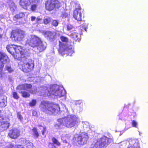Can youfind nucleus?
Returning <instances> with one entry per match:
<instances>
[{
  "instance_id": "f257e3e1",
  "label": "nucleus",
  "mask_w": 148,
  "mask_h": 148,
  "mask_svg": "<svg viewBox=\"0 0 148 148\" xmlns=\"http://www.w3.org/2000/svg\"><path fill=\"white\" fill-rule=\"evenodd\" d=\"M32 87L30 84H25L19 85L16 89L19 90H26L29 91L31 93L36 94L38 89L35 87L31 88ZM37 94L42 96H54L56 98H58L64 96L66 94V92L63 88L58 85H54L51 86L49 88L45 86L41 87Z\"/></svg>"
},
{
  "instance_id": "f03ea898",
  "label": "nucleus",
  "mask_w": 148,
  "mask_h": 148,
  "mask_svg": "<svg viewBox=\"0 0 148 148\" xmlns=\"http://www.w3.org/2000/svg\"><path fill=\"white\" fill-rule=\"evenodd\" d=\"M6 49L9 52L13 55L15 58L20 59L19 58H21V61L18 65L19 67L22 66L24 71L29 72L33 69L34 61L31 59L24 58L28 52L27 50L23 49L21 46L14 45H7Z\"/></svg>"
},
{
  "instance_id": "7ed1b4c3",
  "label": "nucleus",
  "mask_w": 148,
  "mask_h": 148,
  "mask_svg": "<svg viewBox=\"0 0 148 148\" xmlns=\"http://www.w3.org/2000/svg\"><path fill=\"white\" fill-rule=\"evenodd\" d=\"M33 48H36L39 52L44 51L47 47V44L45 42L42 41L39 37L34 35H31L28 36L26 41L25 45L26 49L29 50L28 46Z\"/></svg>"
},
{
  "instance_id": "20e7f679",
  "label": "nucleus",
  "mask_w": 148,
  "mask_h": 148,
  "mask_svg": "<svg viewBox=\"0 0 148 148\" xmlns=\"http://www.w3.org/2000/svg\"><path fill=\"white\" fill-rule=\"evenodd\" d=\"M58 123L55 125L56 129H60L62 128L63 126L71 128L76 125H77L80 121L78 117L73 115H68L66 117L58 120Z\"/></svg>"
},
{
  "instance_id": "39448f33",
  "label": "nucleus",
  "mask_w": 148,
  "mask_h": 148,
  "mask_svg": "<svg viewBox=\"0 0 148 148\" xmlns=\"http://www.w3.org/2000/svg\"><path fill=\"white\" fill-rule=\"evenodd\" d=\"M60 40L59 41V52L62 55L66 54L68 55L71 56L74 52V49L72 46H68L67 43L69 41L68 38L62 36L60 37Z\"/></svg>"
},
{
  "instance_id": "423d86ee",
  "label": "nucleus",
  "mask_w": 148,
  "mask_h": 148,
  "mask_svg": "<svg viewBox=\"0 0 148 148\" xmlns=\"http://www.w3.org/2000/svg\"><path fill=\"white\" fill-rule=\"evenodd\" d=\"M40 107L42 111L49 115L56 114L60 111V107L58 104L49 103L45 101L42 102Z\"/></svg>"
},
{
  "instance_id": "0eeeda50",
  "label": "nucleus",
  "mask_w": 148,
  "mask_h": 148,
  "mask_svg": "<svg viewBox=\"0 0 148 148\" xmlns=\"http://www.w3.org/2000/svg\"><path fill=\"white\" fill-rule=\"evenodd\" d=\"M111 140L106 136L101 138L99 141L93 142L91 148H103L106 147L110 143Z\"/></svg>"
},
{
  "instance_id": "6e6552de",
  "label": "nucleus",
  "mask_w": 148,
  "mask_h": 148,
  "mask_svg": "<svg viewBox=\"0 0 148 148\" xmlns=\"http://www.w3.org/2000/svg\"><path fill=\"white\" fill-rule=\"evenodd\" d=\"M87 134L85 132H82L79 135H75L73 140L78 144L83 145L86 144L88 139Z\"/></svg>"
},
{
  "instance_id": "1a4fd4ad",
  "label": "nucleus",
  "mask_w": 148,
  "mask_h": 148,
  "mask_svg": "<svg viewBox=\"0 0 148 148\" xmlns=\"http://www.w3.org/2000/svg\"><path fill=\"white\" fill-rule=\"evenodd\" d=\"M19 142L21 143V145H10V148H35L33 144L29 141L26 140L24 138H21L19 140ZM5 148H8L6 147Z\"/></svg>"
},
{
  "instance_id": "9d476101",
  "label": "nucleus",
  "mask_w": 148,
  "mask_h": 148,
  "mask_svg": "<svg viewBox=\"0 0 148 148\" xmlns=\"http://www.w3.org/2000/svg\"><path fill=\"white\" fill-rule=\"evenodd\" d=\"M29 0H21L20 2V5L23 8L27 10H29L31 9L32 11L35 10L36 8V5L35 4L30 6V2Z\"/></svg>"
},
{
  "instance_id": "9b49d317",
  "label": "nucleus",
  "mask_w": 148,
  "mask_h": 148,
  "mask_svg": "<svg viewBox=\"0 0 148 148\" xmlns=\"http://www.w3.org/2000/svg\"><path fill=\"white\" fill-rule=\"evenodd\" d=\"M25 35V32L20 30L14 31L12 33V36L15 41H21L23 39Z\"/></svg>"
},
{
  "instance_id": "f8f14e48",
  "label": "nucleus",
  "mask_w": 148,
  "mask_h": 148,
  "mask_svg": "<svg viewBox=\"0 0 148 148\" xmlns=\"http://www.w3.org/2000/svg\"><path fill=\"white\" fill-rule=\"evenodd\" d=\"M3 60L7 62L9 61V59L5 54L2 52H0V78H2L3 75L2 72L4 66Z\"/></svg>"
},
{
  "instance_id": "ddd939ff",
  "label": "nucleus",
  "mask_w": 148,
  "mask_h": 148,
  "mask_svg": "<svg viewBox=\"0 0 148 148\" xmlns=\"http://www.w3.org/2000/svg\"><path fill=\"white\" fill-rule=\"evenodd\" d=\"M58 2L55 0H48L45 3L46 9L50 11L52 10L55 7L58 8L60 5Z\"/></svg>"
},
{
  "instance_id": "4468645a",
  "label": "nucleus",
  "mask_w": 148,
  "mask_h": 148,
  "mask_svg": "<svg viewBox=\"0 0 148 148\" xmlns=\"http://www.w3.org/2000/svg\"><path fill=\"white\" fill-rule=\"evenodd\" d=\"M82 12L80 7L76 8L73 12V16L78 21L82 20Z\"/></svg>"
},
{
  "instance_id": "2eb2a0df",
  "label": "nucleus",
  "mask_w": 148,
  "mask_h": 148,
  "mask_svg": "<svg viewBox=\"0 0 148 148\" xmlns=\"http://www.w3.org/2000/svg\"><path fill=\"white\" fill-rule=\"evenodd\" d=\"M9 136L11 138L15 139L20 135L19 131L16 129H13L10 131Z\"/></svg>"
},
{
  "instance_id": "dca6fc26",
  "label": "nucleus",
  "mask_w": 148,
  "mask_h": 148,
  "mask_svg": "<svg viewBox=\"0 0 148 148\" xmlns=\"http://www.w3.org/2000/svg\"><path fill=\"white\" fill-rule=\"evenodd\" d=\"M129 143V146L127 148H140L139 145L136 142V140L134 139H130Z\"/></svg>"
},
{
  "instance_id": "f3484780",
  "label": "nucleus",
  "mask_w": 148,
  "mask_h": 148,
  "mask_svg": "<svg viewBox=\"0 0 148 148\" xmlns=\"http://www.w3.org/2000/svg\"><path fill=\"white\" fill-rule=\"evenodd\" d=\"M44 35L45 38L50 41L53 40L54 38V34L50 31H46L44 33Z\"/></svg>"
},
{
  "instance_id": "a211bd4d",
  "label": "nucleus",
  "mask_w": 148,
  "mask_h": 148,
  "mask_svg": "<svg viewBox=\"0 0 148 148\" xmlns=\"http://www.w3.org/2000/svg\"><path fill=\"white\" fill-rule=\"evenodd\" d=\"M68 35L71 38H73L75 41H77L78 39V34L75 31L71 32H69Z\"/></svg>"
},
{
  "instance_id": "6ab92c4d",
  "label": "nucleus",
  "mask_w": 148,
  "mask_h": 148,
  "mask_svg": "<svg viewBox=\"0 0 148 148\" xmlns=\"http://www.w3.org/2000/svg\"><path fill=\"white\" fill-rule=\"evenodd\" d=\"M10 124L7 122L0 121V126L3 128L4 130L8 128Z\"/></svg>"
},
{
  "instance_id": "aec40b11",
  "label": "nucleus",
  "mask_w": 148,
  "mask_h": 148,
  "mask_svg": "<svg viewBox=\"0 0 148 148\" xmlns=\"http://www.w3.org/2000/svg\"><path fill=\"white\" fill-rule=\"evenodd\" d=\"M25 16V14L23 12L20 13L16 15L13 18L14 20H16L17 19H19L23 18Z\"/></svg>"
},
{
  "instance_id": "412c9836",
  "label": "nucleus",
  "mask_w": 148,
  "mask_h": 148,
  "mask_svg": "<svg viewBox=\"0 0 148 148\" xmlns=\"http://www.w3.org/2000/svg\"><path fill=\"white\" fill-rule=\"evenodd\" d=\"M83 127L84 130H88L90 128L89 123L87 122H85L83 123Z\"/></svg>"
},
{
  "instance_id": "4be33fe9",
  "label": "nucleus",
  "mask_w": 148,
  "mask_h": 148,
  "mask_svg": "<svg viewBox=\"0 0 148 148\" xmlns=\"http://www.w3.org/2000/svg\"><path fill=\"white\" fill-rule=\"evenodd\" d=\"M5 69L9 73H12L14 71V70L10 66L7 65L5 66Z\"/></svg>"
},
{
  "instance_id": "5701e85b",
  "label": "nucleus",
  "mask_w": 148,
  "mask_h": 148,
  "mask_svg": "<svg viewBox=\"0 0 148 148\" xmlns=\"http://www.w3.org/2000/svg\"><path fill=\"white\" fill-rule=\"evenodd\" d=\"M10 9L12 12H14L16 9V6L14 3H11V5H10Z\"/></svg>"
},
{
  "instance_id": "b1692460",
  "label": "nucleus",
  "mask_w": 148,
  "mask_h": 148,
  "mask_svg": "<svg viewBox=\"0 0 148 148\" xmlns=\"http://www.w3.org/2000/svg\"><path fill=\"white\" fill-rule=\"evenodd\" d=\"M19 92L20 93L21 92L22 93V96L23 97H29L30 96L29 94L26 92L22 91H19Z\"/></svg>"
},
{
  "instance_id": "393cba45",
  "label": "nucleus",
  "mask_w": 148,
  "mask_h": 148,
  "mask_svg": "<svg viewBox=\"0 0 148 148\" xmlns=\"http://www.w3.org/2000/svg\"><path fill=\"white\" fill-rule=\"evenodd\" d=\"M38 127L40 128V130H42V135H44L45 134V132L46 131V127L42 126L40 125H38Z\"/></svg>"
},
{
  "instance_id": "a878e982",
  "label": "nucleus",
  "mask_w": 148,
  "mask_h": 148,
  "mask_svg": "<svg viewBox=\"0 0 148 148\" xmlns=\"http://www.w3.org/2000/svg\"><path fill=\"white\" fill-rule=\"evenodd\" d=\"M67 30L68 31L72 30L73 32L74 31L73 30H74V28L73 27L72 25L70 24L67 25Z\"/></svg>"
},
{
  "instance_id": "bb28decb",
  "label": "nucleus",
  "mask_w": 148,
  "mask_h": 148,
  "mask_svg": "<svg viewBox=\"0 0 148 148\" xmlns=\"http://www.w3.org/2000/svg\"><path fill=\"white\" fill-rule=\"evenodd\" d=\"M51 18L48 17L45 18L44 21V23L45 24H47L51 21Z\"/></svg>"
},
{
  "instance_id": "cd10ccee",
  "label": "nucleus",
  "mask_w": 148,
  "mask_h": 148,
  "mask_svg": "<svg viewBox=\"0 0 148 148\" xmlns=\"http://www.w3.org/2000/svg\"><path fill=\"white\" fill-rule=\"evenodd\" d=\"M52 140L54 144H56L58 146H60V143L55 138H52Z\"/></svg>"
},
{
  "instance_id": "c85d7f7f",
  "label": "nucleus",
  "mask_w": 148,
  "mask_h": 148,
  "mask_svg": "<svg viewBox=\"0 0 148 148\" xmlns=\"http://www.w3.org/2000/svg\"><path fill=\"white\" fill-rule=\"evenodd\" d=\"M59 23L58 21L56 20H53L52 22V25L55 27L58 26Z\"/></svg>"
},
{
  "instance_id": "c756f323",
  "label": "nucleus",
  "mask_w": 148,
  "mask_h": 148,
  "mask_svg": "<svg viewBox=\"0 0 148 148\" xmlns=\"http://www.w3.org/2000/svg\"><path fill=\"white\" fill-rule=\"evenodd\" d=\"M36 103V100L33 99L32 101L29 103V105L31 106H34L35 105Z\"/></svg>"
},
{
  "instance_id": "7c9ffc66",
  "label": "nucleus",
  "mask_w": 148,
  "mask_h": 148,
  "mask_svg": "<svg viewBox=\"0 0 148 148\" xmlns=\"http://www.w3.org/2000/svg\"><path fill=\"white\" fill-rule=\"evenodd\" d=\"M132 126L134 127H137L138 123L137 121L134 120H133L132 121Z\"/></svg>"
},
{
  "instance_id": "2f4dec72",
  "label": "nucleus",
  "mask_w": 148,
  "mask_h": 148,
  "mask_svg": "<svg viewBox=\"0 0 148 148\" xmlns=\"http://www.w3.org/2000/svg\"><path fill=\"white\" fill-rule=\"evenodd\" d=\"M32 130L34 136L36 137H38L39 135L37 131V129L35 128H34Z\"/></svg>"
},
{
  "instance_id": "473e14b6",
  "label": "nucleus",
  "mask_w": 148,
  "mask_h": 148,
  "mask_svg": "<svg viewBox=\"0 0 148 148\" xmlns=\"http://www.w3.org/2000/svg\"><path fill=\"white\" fill-rule=\"evenodd\" d=\"M66 135L64 134V135H62L61 136L62 140H63L64 143H67V141L65 139H65L66 138Z\"/></svg>"
},
{
  "instance_id": "72a5a7b5",
  "label": "nucleus",
  "mask_w": 148,
  "mask_h": 148,
  "mask_svg": "<svg viewBox=\"0 0 148 148\" xmlns=\"http://www.w3.org/2000/svg\"><path fill=\"white\" fill-rule=\"evenodd\" d=\"M13 97L15 99H18L19 98V96L18 95L17 93L16 92H13L12 93Z\"/></svg>"
},
{
  "instance_id": "f704fd0d",
  "label": "nucleus",
  "mask_w": 148,
  "mask_h": 148,
  "mask_svg": "<svg viewBox=\"0 0 148 148\" xmlns=\"http://www.w3.org/2000/svg\"><path fill=\"white\" fill-rule=\"evenodd\" d=\"M17 117L20 121H21L23 119V117L20 113L18 112Z\"/></svg>"
},
{
  "instance_id": "c9c22d12",
  "label": "nucleus",
  "mask_w": 148,
  "mask_h": 148,
  "mask_svg": "<svg viewBox=\"0 0 148 148\" xmlns=\"http://www.w3.org/2000/svg\"><path fill=\"white\" fill-rule=\"evenodd\" d=\"M0 106L2 107H4L6 106V105L5 104V102L2 101L0 102Z\"/></svg>"
},
{
  "instance_id": "e433bc0d",
  "label": "nucleus",
  "mask_w": 148,
  "mask_h": 148,
  "mask_svg": "<svg viewBox=\"0 0 148 148\" xmlns=\"http://www.w3.org/2000/svg\"><path fill=\"white\" fill-rule=\"evenodd\" d=\"M32 114L33 115L36 116L37 115V112L36 111L34 110L32 111Z\"/></svg>"
},
{
  "instance_id": "4c0bfd02",
  "label": "nucleus",
  "mask_w": 148,
  "mask_h": 148,
  "mask_svg": "<svg viewBox=\"0 0 148 148\" xmlns=\"http://www.w3.org/2000/svg\"><path fill=\"white\" fill-rule=\"evenodd\" d=\"M36 18L34 16H32L31 17V21H35V20L36 19Z\"/></svg>"
},
{
  "instance_id": "58836bf2",
  "label": "nucleus",
  "mask_w": 148,
  "mask_h": 148,
  "mask_svg": "<svg viewBox=\"0 0 148 148\" xmlns=\"http://www.w3.org/2000/svg\"><path fill=\"white\" fill-rule=\"evenodd\" d=\"M36 21L37 22H38L39 21L41 20V18H40L39 17H38L36 19Z\"/></svg>"
},
{
  "instance_id": "ea45409f",
  "label": "nucleus",
  "mask_w": 148,
  "mask_h": 148,
  "mask_svg": "<svg viewBox=\"0 0 148 148\" xmlns=\"http://www.w3.org/2000/svg\"><path fill=\"white\" fill-rule=\"evenodd\" d=\"M63 106H64V107L65 109V110H66V112L68 111V110L67 109V108H66L65 105H63Z\"/></svg>"
},
{
  "instance_id": "a19ab883",
  "label": "nucleus",
  "mask_w": 148,
  "mask_h": 148,
  "mask_svg": "<svg viewBox=\"0 0 148 148\" xmlns=\"http://www.w3.org/2000/svg\"><path fill=\"white\" fill-rule=\"evenodd\" d=\"M2 92V90L1 87L0 86V94Z\"/></svg>"
},
{
  "instance_id": "79ce46f5",
  "label": "nucleus",
  "mask_w": 148,
  "mask_h": 148,
  "mask_svg": "<svg viewBox=\"0 0 148 148\" xmlns=\"http://www.w3.org/2000/svg\"><path fill=\"white\" fill-rule=\"evenodd\" d=\"M2 36V35L0 34V39H1Z\"/></svg>"
},
{
  "instance_id": "37998d69",
  "label": "nucleus",
  "mask_w": 148,
  "mask_h": 148,
  "mask_svg": "<svg viewBox=\"0 0 148 148\" xmlns=\"http://www.w3.org/2000/svg\"><path fill=\"white\" fill-rule=\"evenodd\" d=\"M87 29V28H85V30L86 31V29Z\"/></svg>"
}]
</instances>
